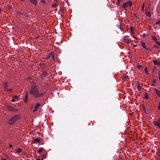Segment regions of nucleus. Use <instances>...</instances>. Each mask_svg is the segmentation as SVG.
<instances>
[{"instance_id": "obj_20", "label": "nucleus", "mask_w": 160, "mask_h": 160, "mask_svg": "<svg viewBox=\"0 0 160 160\" xmlns=\"http://www.w3.org/2000/svg\"><path fill=\"white\" fill-rule=\"evenodd\" d=\"M48 75V73L46 72H44L43 73V76L44 77H47Z\"/></svg>"}, {"instance_id": "obj_44", "label": "nucleus", "mask_w": 160, "mask_h": 160, "mask_svg": "<svg viewBox=\"0 0 160 160\" xmlns=\"http://www.w3.org/2000/svg\"><path fill=\"white\" fill-rule=\"evenodd\" d=\"M14 98L16 99H17L18 98V96H16L14 97Z\"/></svg>"}, {"instance_id": "obj_35", "label": "nucleus", "mask_w": 160, "mask_h": 160, "mask_svg": "<svg viewBox=\"0 0 160 160\" xmlns=\"http://www.w3.org/2000/svg\"><path fill=\"white\" fill-rule=\"evenodd\" d=\"M42 158L45 159V154H44L42 155Z\"/></svg>"}, {"instance_id": "obj_48", "label": "nucleus", "mask_w": 160, "mask_h": 160, "mask_svg": "<svg viewBox=\"0 0 160 160\" xmlns=\"http://www.w3.org/2000/svg\"><path fill=\"white\" fill-rule=\"evenodd\" d=\"M137 46V45H134V47H135Z\"/></svg>"}, {"instance_id": "obj_7", "label": "nucleus", "mask_w": 160, "mask_h": 160, "mask_svg": "<svg viewBox=\"0 0 160 160\" xmlns=\"http://www.w3.org/2000/svg\"><path fill=\"white\" fill-rule=\"evenodd\" d=\"M38 0H30V2L32 4L36 6L38 3Z\"/></svg>"}, {"instance_id": "obj_10", "label": "nucleus", "mask_w": 160, "mask_h": 160, "mask_svg": "<svg viewBox=\"0 0 160 160\" xmlns=\"http://www.w3.org/2000/svg\"><path fill=\"white\" fill-rule=\"evenodd\" d=\"M40 139L39 138H36L35 139L32 141L33 143H35L36 142L40 143Z\"/></svg>"}, {"instance_id": "obj_25", "label": "nucleus", "mask_w": 160, "mask_h": 160, "mask_svg": "<svg viewBox=\"0 0 160 160\" xmlns=\"http://www.w3.org/2000/svg\"><path fill=\"white\" fill-rule=\"evenodd\" d=\"M137 88L139 90H140L141 89L140 84L139 83L137 84Z\"/></svg>"}, {"instance_id": "obj_4", "label": "nucleus", "mask_w": 160, "mask_h": 160, "mask_svg": "<svg viewBox=\"0 0 160 160\" xmlns=\"http://www.w3.org/2000/svg\"><path fill=\"white\" fill-rule=\"evenodd\" d=\"M7 108L9 110L11 111H15V109L13 108L11 106L9 105H8L6 106Z\"/></svg>"}, {"instance_id": "obj_26", "label": "nucleus", "mask_w": 160, "mask_h": 160, "mask_svg": "<svg viewBox=\"0 0 160 160\" xmlns=\"http://www.w3.org/2000/svg\"><path fill=\"white\" fill-rule=\"evenodd\" d=\"M51 57H52V58L53 59V60H54V54L53 52H52L51 53Z\"/></svg>"}, {"instance_id": "obj_38", "label": "nucleus", "mask_w": 160, "mask_h": 160, "mask_svg": "<svg viewBox=\"0 0 160 160\" xmlns=\"http://www.w3.org/2000/svg\"><path fill=\"white\" fill-rule=\"evenodd\" d=\"M153 82L154 83H155L156 82V81L155 79H153Z\"/></svg>"}, {"instance_id": "obj_9", "label": "nucleus", "mask_w": 160, "mask_h": 160, "mask_svg": "<svg viewBox=\"0 0 160 160\" xmlns=\"http://www.w3.org/2000/svg\"><path fill=\"white\" fill-rule=\"evenodd\" d=\"M153 124L157 126L159 128H160V123L159 122L156 121H154L153 122Z\"/></svg>"}, {"instance_id": "obj_37", "label": "nucleus", "mask_w": 160, "mask_h": 160, "mask_svg": "<svg viewBox=\"0 0 160 160\" xmlns=\"http://www.w3.org/2000/svg\"><path fill=\"white\" fill-rule=\"evenodd\" d=\"M8 9H10L12 8V7L10 5H8Z\"/></svg>"}, {"instance_id": "obj_39", "label": "nucleus", "mask_w": 160, "mask_h": 160, "mask_svg": "<svg viewBox=\"0 0 160 160\" xmlns=\"http://www.w3.org/2000/svg\"><path fill=\"white\" fill-rule=\"evenodd\" d=\"M158 109L160 110V102H159V105L158 106Z\"/></svg>"}, {"instance_id": "obj_5", "label": "nucleus", "mask_w": 160, "mask_h": 160, "mask_svg": "<svg viewBox=\"0 0 160 160\" xmlns=\"http://www.w3.org/2000/svg\"><path fill=\"white\" fill-rule=\"evenodd\" d=\"M2 87L3 89L5 88L8 87V83L7 82H3Z\"/></svg>"}, {"instance_id": "obj_14", "label": "nucleus", "mask_w": 160, "mask_h": 160, "mask_svg": "<svg viewBox=\"0 0 160 160\" xmlns=\"http://www.w3.org/2000/svg\"><path fill=\"white\" fill-rule=\"evenodd\" d=\"M155 92L157 93L158 96L159 97H160V92L158 91L157 89H155Z\"/></svg>"}, {"instance_id": "obj_50", "label": "nucleus", "mask_w": 160, "mask_h": 160, "mask_svg": "<svg viewBox=\"0 0 160 160\" xmlns=\"http://www.w3.org/2000/svg\"><path fill=\"white\" fill-rule=\"evenodd\" d=\"M1 12V9L0 8V12Z\"/></svg>"}, {"instance_id": "obj_8", "label": "nucleus", "mask_w": 160, "mask_h": 160, "mask_svg": "<svg viewBox=\"0 0 160 160\" xmlns=\"http://www.w3.org/2000/svg\"><path fill=\"white\" fill-rule=\"evenodd\" d=\"M40 106V104L39 103H37L35 106L34 109L33 110V112H36Z\"/></svg>"}, {"instance_id": "obj_17", "label": "nucleus", "mask_w": 160, "mask_h": 160, "mask_svg": "<svg viewBox=\"0 0 160 160\" xmlns=\"http://www.w3.org/2000/svg\"><path fill=\"white\" fill-rule=\"evenodd\" d=\"M141 46L143 48H144L147 49V48L145 46V43L143 42H142L141 43Z\"/></svg>"}, {"instance_id": "obj_22", "label": "nucleus", "mask_w": 160, "mask_h": 160, "mask_svg": "<svg viewBox=\"0 0 160 160\" xmlns=\"http://www.w3.org/2000/svg\"><path fill=\"white\" fill-rule=\"evenodd\" d=\"M128 76H124L122 78V80L123 81L126 80V79L128 78Z\"/></svg>"}, {"instance_id": "obj_19", "label": "nucleus", "mask_w": 160, "mask_h": 160, "mask_svg": "<svg viewBox=\"0 0 160 160\" xmlns=\"http://www.w3.org/2000/svg\"><path fill=\"white\" fill-rule=\"evenodd\" d=\"M146 11H147L146 12V15L147 16H148V17L149 18H150V17H151V15L150 13L149 12H148V10H146Z\"/></svg>"}, {"instance_id": "obj_23", "label": "nucleus", "mask_w": 160, "mask_h": 160, "mask_svg": "<svg viewBox=\"0 0 160 160\" xmlns=\"http://www.w3.org/2000/svg\"><path fill=\"white\" fill-rule=\"evenodd\" d=\"M145 98L146 99H148L149 98L148 95V93H146L145 94Z\"/></svg>"}, {"instance_id": "obj_3", "label": "nucleus", "mask_w": 160, "mask_h": 160, "mask_svg": "<svg viewBox=\"0 0 160 160\" xmlns=\"http://www.w3.org/2000/svg\"><path fill=\"white\" fill-rule=\"evenodd\" d=\"M132 2L131 1H129L126 2L124 3L122 6V8L125 9L126 7H130L132 5Z\"/></svg>"}, {"instance_id": "obj_24", "label": "nucleus", "mask_w": 160, "mask_h": 160, "mask_svg": "<svg viewBox=\"0 0 160 160\" xmlns=\"http://www.w3.org/2000/svg\"><path fill=\"white\" fill-rule=\"evenodd\" d=\"M16 151H17V152L18 153H20L21 152H22V150L20 148H19L18 149L16 150Z\"/></svg>"}, {"instance_id": "obj_12", "label": "nucleus", "mask_w": 160, "mask_h": 160, "mask_svg": "<svg viewBox=\"0 0 160 160\" xmlns=\"http://www.w3.org/2000/svg\"><path fill=\"white\" fill-rule=\"evenodd\" d=\"M153 63L155 65H160V62L156 60H154Z\"/></svg>"}, {"instance_id": "obj_34", "label": "nucleus", "mask_w": 160, "mask_h": 160, "mask_svg": "<svg viewBox=\"0 0 160 160\" xmlns=\"http://www.w3.org/2000/svg\"><path fill=\"white\" fill-rule=\"evenodd\" d=\"M156 24H160V19L159 20L158 22H156Z\"/></svg>"}, {"instance_id": "obj_43", "label": "nucleus", "mask_w": 160, "mask_h": 160, "mask_svg": "<svg viewBox=\"0 0 160 160\" xmlns=\"http://www.w3.org/2000/svg\"><path fill=\"white\" fill-rule=\"evenodd\" d=\"M15 99H12V102H15Z\"/></svg>"}, {"instance_id": "obj_1", "label": "nucleus", "mask_w": 160, "mask_h": 160, "mask_svg": "<svg viewBox=\"0 0 160 160\" xmlns=\"http://www.w3.org/2000/svg\"><path fill=\"white\" fill-rule=\"evenodd\" d=\"M30 93L31 94H33L35 98H38L43 96L45 92L39 93L37 88V85H35L32 87Z\"/></svg>"}, {"instance_id": "obj_6", "label": "nucleus", "mask_w": 160, "mask_h": 160, "mask_svg": "<svg viewBox=\"0 0 160 160\" xmlns=\"http://www.w3.org/2000/svg\"><path fill=\"white\" fill-rule=\"evenodd\" d=\"M54 3L52 5V8L55 7L56 6H58V0H54Z\"/></svg>"}, {"instance_id": "obj_42", "label": "nucleus", "mask_w": 160, "mask_h": 160, "mask_svg": "<svg viewBox=\"0 0 160 160\" xmlns=\"http://www.w3.org/2000/svg\"><path fill=\"white\" fill-rule=\"evenodd\" d=\"M9 146L10 148H11L13 147V146L12 144H10L9 145Z\"/></svg>"}, {"instance_id": "obj_45", "label": "nucleus", "mask_w": 160, "mask_h": 160, "mask_svg": "<svg viewBox=\"0 0 160 160\" xmlns=\"http://www.w3.org/2000/svg\"><path fill=\"white\" fill-rule=\"evenodd\" d=\"M159 80H160V72H159Z\"/></svg>"}, {"instance_id": "obj_31", "label": "nucleus", "mask_w": 160, "mask_h": 160, "mask_svg": "<svg viewBox=\"0 0 160 160\" xmlns=\"http://www.w3.org/2000/svg\"><path fill=\"white\" fill-rule=\"evenodd\" d=\"M144 71L146 72V73L147 74L148 73V69L146 68L144 69Z\"/></svg>"}, {"instance_id": "obj_16", "label": "nucleus", "mask_w": 160, "mask_h": 160, "mask_svg": "<svg viewBox=\"0 0 160 160\" xmlns=\"http://www.w3.org/2000/svg\"><path fill=\"white\" fill-rule=\"evenodd\" d=\"M123 40L127 43H128L130 41L128 40V39L126 38L125 37H124L123 38Z\"/></svg>"}, {"instance_id": "obj_51", "label": "nucleus", "mask_w": 160, "mask_h": 160, "mask_svg": "<svg viewBox=\"0 0 160 160\" xmlns=\"http://www.w3.org/2000/svg\"><path fill=\"white\" fill-rule=\"evenodd\" d=\"M152 86H154L153 84H152Z\"/></svg>"}, {"instance_id": "obj_15", "label": "nucleus", "mask_w": 160, "mask_h": 160, "mask_svg": "<svg viewBox=\"0 0 160 160\" xmlns=\"http://www.w3.org/2000/svg\"><path fill=\"white\" fill-rule=\"evenodd\" d=\"M151 38L155 42L157 40V39L156 38V37L154 36H152Z\"/></svg>"}, {"instance_id": "obj_27", "label": "nucleus", "mask_w": 160, "mask_h": 160, "mask_svg": "<svg viewBox=\"0 0 160 160\" xmlns=\"http://www.w3.org/2000/svg\"><path fill=\"white\" fill-rule=\"evenodd\" d=\"M43 149L42 148H40L39 149H38V152L39 153H40L42 151H43Z\"/></svg>"}, {"instance_id": "obj_49", "label": "nucleus", "mask_w": 160, "mask_h": 160, "mask_svg": "<svg viewBox=\"0 0 160 160\" xmlns=\"http://www.w3.org/2000/svg\"><path fill=\"white\" fill-rule=\"evenodd\" d=\"M134 38H135V39H137V38H136V37H134Z\"/></svg>"}, {"instance_id": "obj_29", "label": "nucleus", "mask_w": 160, "mask_h": 160, "mask_svg": "<svg viewBox=\"0 0 160 160\" xmlns=\"http://www.w3.org/2000/svg\"><path fill=\"white\" fill-rule=\"evenodd\" d=\"M41 3H42V4H45V2L44 0H41L40 1Z\"/></svg>"}, {"instance_id": "obj_46", "label": "nucleus", "mask_w": 160, "mask_h": 160, "mask_svg": "<svg viewBox=\"0 0 160 160\" xmlns=\"http://www.w3.org/2000/svg\"><path fill=\"white\" fill-rule=\"evenodd\" d=\"M2 160H6V159H5V158H2Z\"/></svg>"}, {"instance_id": "obj_11", "label": "nucleus", "mask_w": 160, "mask_h": 160, "mask_svg": "<svg viewBox=\"0 0 160 160\" xmlns=\"http://www.w3.org/2000/svg\"><path fill=\"white\" fill-rule=\"evenodd\" d=\"M4 89V90L6 92H12L13 91V90L12 89L9 88L8 87L5 88Z\"/></svg>"}, {"instance_id": "obj_36", "label": "nucleus", "mask_w": 160, "mask_h": 160, "mask_svg": "<svg viewBox=\"0 0 160 160\" xmlns=\"http://www.w3.org/2000/svg\"><path fill=\"white\" fill-rule=\"evenodd\" d=\"M120 28L121 29V30H122V26L121 24H120Z\"/></svg>"}, {"instance_id": "obj_47", "label": "nucleus", "mask_w": 160, "mask_h": 160, "mask_svg": "<svg viewBox=\"0 0 160 160\" xmlns=\"http://www.w3.org/2000/svg\"><path fill=\"white\" fill-rule=\"evenodd\" d=\"M36 160H40V159L39 158L37 159Z\"/></svg>"}, {"instance_id": "obj_30", "label": "nucleus", "mask_w": 160, "mask_h": 160, "mask_svg": "<svg viewBox=\"0 0 160 160\" xmlns=\"http://www.w3.org/2000/svg\"><path fill=\"white\" fill-rule=\"evenodd\" d=\"M144 4H143L142 6V11H143L144 10Z\"/></svg>"}, {"instance_id": "obj_40", "label": "nucleus", "mask_w": 160, "mask_h": 160, "mask_svg": "<svg viewBox=\"0 0 160 160\" xmlns=\"http://www.w3.org/2000/svg\"><path fill=\"white\" fill-rule=\"evenodd\" d=\"M141 66L140 65H138V68L139 69H140V68H141Z\"/></svg>"}, {"instance_id": "obj_28", "label": "nucleus", "mask_w": 160, "mask_h": 160, "mask_svg": "<svg viewBox=\"0 0 160 160\" xmlns=\"http://www.w3.org/2000/svg\"><path fill=\"white\" fill-rule=\"evenodd\" d=\"M121 0H118L117 2V5L118 6H119L120 5V2Z\"/></svg>"}, {"instance_id": "obj_18", "label": "nucleus", "mask_w": 160, "mask_h": 160, "mask_svg": "<svg viewBox=\"0 0 160 160\" xmlns=\"http://www.w3.org/2000/svg\"><path fill=\"white\" fill-rule=\"evenodd\" d=\"M60 11H61L62 13H64V8L63 7H61V6H60Z\"/></svg>"}, {"instance_id": "obj_32", "label": "nucleus", "mask_w": 160, "mask_h": 160, "mask_svg": "<svg viewBox=\"0 0 160 160\" xmlns=\"http://www.w3.org/2000/svg\"><path fill=\"white\" fill-rule=\"evenodd\" d=\"M51 57V53L46 58V59H48Z\"/></svg>"}, {"instance_id": "obj_21", "label": "nucleus", "mask_w": 160, "mask_h": 160, "mask_svg": "<svg viewBox=\"0 0 160 160\" xmlns=\"http://www.w3.org/2000/svg\"><path fill=\"white\" fill-rule=\"evenodd\" d=\"M28 93H27V92L26 94L25 97V102L26 103L27 102V101L28 100Z\"/></svg>"}, {"instance_id": "obj_33", "label": "nucleus", "mask_w": 160, "mask_h": 160, "mask_svg": "<svg viewBox=\"0 0 160 160\" xmlns=\"http://www.w3.org/2000/svg\"><path fill=\"white\" fill-rule=\"evenodd\" d=\"M158 45L160 46V43L159 42H157V41L155 42Z\"/></svg>"}, {"instance_id": "obj_41", "label": "nucleus", "mask_w": 160, "mask_h": 160, "mask_svg": "<svg viewBox=\"0 0 160 160\" xmlns=\"http://www.w3.org/2000/svg\"><path fill=\"white\" fill-rule=\"evenodd\" d=\"M158 122H160V117H159L158 118Z\"/></svg>"}, {"instance_id": "obj_13", "label": "nucleus", "mask_w": 160, "mask_h": 160, "mask_svg": "<svg viewBox=\"0 0 160 160\" xmlns=\"http://www.w3.org/2000/svg\"><path fill=\"white\" fill-rule=\"evenodd\" d=\"M130 33H131L132 34L134 35L135 34V33L133 31V29L132 27H131L130 28Z\"/></svg>"}, {"instance_id": "obj_2", "label": "nucleus", "mask_w": 160, "mask_h": 160, "mask_svg": "<svg viewBox=\"0 0 160 160\" xmlns=\"http://www.w3.org/2000/svg\"><path fill=\"white\" fill-rule=\"evenodd\" d=\"M20 116L19 115H15L10 119L8 121V123L10 125H13L15 122L18 119H19Z\"/></svg>"}]
</instances>
